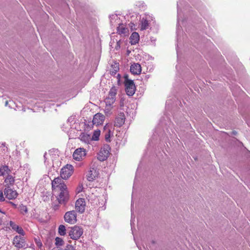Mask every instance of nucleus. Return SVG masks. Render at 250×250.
Returning <instances> with one entry per match:
<instances>
[{"instance_id": "f257e3e1", "label": "nucleus", "mask_w": 250, "mask_h": 250, "mask_svg": "<svg viewBox=\"0 0 250 250\" xmlns=\"http://www.w3.org/2000/svg\"><path fill=\"white\" fill-rule=\"evenodd\" d=\"M68 233L71 239L73 240H78L83 234V229L79 226H75L74 227L71 228Z\"/></svg>"}, {"instance_id": "f03ea898", "label": "nucleus", "mask_w": 250, "mask_h": 250, "mask_svg": "<svg viewBox=\"0 0 250 250\" xmlns=\"http://www.w3.org/2000/svg\"><path fill=\"white\" fill-rule=\"evenodd\" d=\"M52 188L54 191H60L62 189L67 188L66 186L64 184L62 178L57 177L55 178L52 182Z\"/></svg>"}, {"instance_id": "7ed1b4c3", "label": "nucleus", "mask_w": 250, "mask_h": 250, "mask_svg": "<svg viewBox=\"0 0 250 250\" xmlns=\"http://www.w3.org/2000/svg\"><path fill=\"white\" fill-rule=\"evenodd\" d=\"M57 196V200L59 204L65 205L68 201L69 195L67 188L62 189Z\"/></svg>"}, {"instance_id": "20e7f679", "label": "nucleus", "mask_w": 250, "mask_h": 250, "mask_svg": "<svg viewBox=\"0 0 250 250\" xmlns=\"http://www.w3.org/2000/svg\"><path fill=\"white\" fill-rule=\"evenodd\" d=\"M117 94V89L115 87H112L108 94V96L105 99L104 102L105 104L112 105L116 101V96Z\"/></svg>"}, {"instance_id": "39448f33", "label": "nucleus", "mask_w": 250, "mask_h": 250, "mask_svg": "<svg viewBox=\"0 0 250 250\" xmlns=\"http://www.w3.org/2000/svg\"><path fill=\"white\" fill-rule=\"evenodd\" d=\"M125 91L127 95L133 96L136 90V87L132 80L125 78Z\"/></svg>"}, {"instance_id": "423d86ee", "label": "nucleus", "mask_w": 250, "mask_h": 250, "mask_svg": "<svg viewBox=\"0 0 250 250\" xmlns=\"http://www.w3.org/2000/svg\"><path fill=\"white\" fill-rule=\"evenodd\" d=\"M86 155L85 149L83 147L77 148L73 154V159L78 161H81L83 160Z\"/></svg>"}, {"instance_id": "0eeeda50", "label": "nucleus", "mask_w": 250, "mask_h": 250, "mask_svg": "<svg viewBox=\"0 0 250 250\" xmlns=\"http://www.w3.org/2000/svg\"><path fill=\"white\" fill-rule=\"evenodd\" d=\"M73 172V166L67 164L62 168L61 176L63 179H67L72 174Z\"/></svg>"}, {"instance_id": "6e6552de", "label": "nucleus", "mask_w": 250, "mask_h": 250, "mask_svg": "<svg viewBox=\"0 0 250 250\" xmlns=\"http://www.w3.org/2000/svg\"><path fill=\"white\" fill-rule=\"evenodd\" d=\"M64 221L70 224H74L77 222V214L75 210L66 212L64 215Z\"/></svg>"}, {"instance_id": "1a4fd4ad", "label": "nucleus", "mask_w": 250, "mask_h": 250, "mask_svg": "<svg viewBox=\"0 0 250 250\" xmlns=\"http://www.w3.org/2000/svg\"><path fill=\"white\" fill-rule=\"evenodd\" d=\"M13 244L18 249L26 248V243L23 236L17 235L13 239Z\"/></svg>"}, {"instance_id": "9d476101", "label": "nucleus", "mask_w": 250, "mask_h": 250, "mask_svg": "<svg viewBox=\"0 0 250 250\" xmlns=\"http://www.w3.org/2000/svg\"><path fill=\"white\" fill-rule=\"evenodd\" d=\"M85 202L83 198H79L78 199L75 204V208L77 211L82 213L85 210Z\"/></svg>"}, {"instance_id": "9b49d317", "label": "nucleus", "mask_w": 250, "mask_h": 250, "mask_svg": "<svg viewBox=\"0 0 250 250\" xmlns=\"http://www.w3.org/2000/svg\"><path fill=\"white\" fill-rule=\"evenodd\" d=\"M4 194L9 200H12L17 197V193L15 190H12L9 187L5 188L4 189Z\"/></svg>"}, {"instance_id": "f8f14e48", "label": "nucleus", "mask_w": 250, "mask_h": 250, "mask_svg": "<svg viewBox=\"0 0 250 250\" xmlns=\"http://www.w3.org/2000/svg\"><path fill=\"white\" fill-rule=\"evenodd\" d=\"M104 118L105 117L104 115L102 113H97L93 117L92 123L93 125H96V126L101 125L103 123Z\"/></svg>"}, {"instance_id": "ddd939ff", "label": "nucleus", "mask_w": 250, "mask_h": 250, "mask_svg": "<svg viewBox=\"0 0 250 250\" xmlns=\"http://www.w3.org/2000/svg\"><path fill=\"white\" fill-rule=\"evenodd\" d=\"M125 117L124 113H119L117 117L116 118L115 121V125L118 127H121L122 126L125 122Z\"/></svg>"}, {"instance_id": "4468645a", "label": "nucleus", "mask_w": 250, "mask_h": 250, "mask_svg": "<svg viewBox=\"0 0 250 250\" xmlns=\"http://www.w3.org/2000/svg\"><path fill=\"white\" fill-rule=\"evenodd\" d=\"M98 171L94 167H91L86 175L87 179L89 181H93L98 177Z\"/></svg>"}, {"instance_id": "2eb2a0df", "label": "nucleus", "mask_w": 250, "mask_h": 250, "mask_svg": "<svg viewBox=\"0 0 250 250\" xmlns=\"http://www.w3.org/2000/svg\"><path fill=\"white\" fill-rule=\"evenodd\" d=\"M150 17L145 16L143 17L141 21V29L142 30L147 29L149 27Z\"/></svg>"}, {"instance_id": "dca6fc26", "label": "nucleus", "mask_w": 250, "mask_h": 250, "mask_svg": "<svg viewBox=\"0 0 250 250\" xmlns=\"http://www.w3.org/2000/svg\"><path fill=\"white\" fill-rule=\"evenodd\" d=\"M109 154V151L105 147L102 148L98 154V159L101 161H104L106 159Z\"/></svg>"}, {"instance_id": "f3484780", "label": "nucleus", "mask_w": 250, "mask_h": 250, "mask_svg": "<svg viewBox=\"0 0 250 250\" xmlns=\"http://www.w3.org/2000/svg\"><path fill=\"white\" fill-rule=\"evenodd\" d=\"M117 33L122 36H127L128 33V29L123 23H118Z\"/></svg>"}, {"instance_id": "a211bd4d", "label": "nucleus", "mask_w": 250, "mask_h": 250, "mask_svg": "<svg viewBox=\"0 0 250 250\" xmlns=\"http://www.w3.org/2000/svg\"><path fill=\"white\" fill-rule=\"evenodd\" d=\"M130 70V72L133 74H139L142 70L141 65L137 63H134L131 65Z\"/></svg>"}, {"instance_id": "6ab92c4d", "label": "nucleus", "mask_w": 250, "mask_h": 250, "mask_svg": "<svg viewBox=\"0 0 250 250\" xmlns=\"http://www.w3.org/2000/svg\"><path fill=\"white\" fill-rule=\"evenodd\" d=\"M79 139L81 141L86 144H89L91 141L90 136L85 133H82L80 135Z\"/></svg>"}, {"instance_id": "aec40b11", "label": "nucleus", "mask_w": 250, "mask_h": 250, "mask_svg": "<svg viewBox=\"0 0 250 250\" xmlns=\"http://www.w3.org/2000/svg\"><path fill=\"white\" fill-rule=\"evenodd\" d=\"M11 172V170L7 166L0 167V176H6Z\"/></svg>"}, {"instance_id": "412c9836", "label": "nucleus", "mask_w": 250, "mask_h": 250, "mask_svg": "<svg viewBox=\"0 0 250 250\" xmlns=\"http://www.w3.org/2000/svg\"><path fill=\"white\" fill-rule=\"evenodd\" d=\"M140 39L139 35L137 32H133L130 37V42L131 44H135L138 42Z\"/></svg>"}, {"instance_id": "4be33fe9", "label": "nucleus", "mask_w": 250, "mask_h": 250, "mask_svg": "<svg viewBox=\"0 0 250 250\" xmlns=\"http://www.w3.org/2000/svg\"><path fill=\"white\" fill-rule=\"evenodd\" d=\"M107 125L104 126V131H105V134H104V138L105 140L107 142H110V137L111 136H113V132L110 129L107 128Z\"/></svg>"}, {"instance_id": "5701e85b", "label": "nucleus", "mask_w": 250, "mask_h": 250, "mask_svg": "<svg viewBox=\"0 0 250 250\" xmlns=\"http://www.w3.org/2000/svg\"><path fill=\"white\" fill-rule=\"evenodd\" d=\"M15 182V177L12 175L8 174L6 176L4 182L6 183V185L11 186L13 185Z\"/></svg>"}, {"instance_id": "b1692460", "label": "nucleus", "mask_w": 250, "mask_h": 250, "mask_svg": "<svg viewBox=\"0 0 250 250\" xmlns=\"http://www.w3.org/2000/svg\"><path fill=\"white\" fill-rule=\"evenodd\" d=\"M44 163L46 165H51V163H50V160L52 161V158L51 157V155L49 154H47L46 152H45L44 154Z\"/></svg>"}, {"instance_id": "393cba45", "label": "nucleus", "mask_w": 250, "mask_h": 250, "mask_svg": "<svg viewBox=\"0 0 250 250\" xmlns=\"http://www.w3.org/2000/svg\"><path fill=\"white\" fill-rule=\"evenodd\" d=\"M101 131L99 129L95 130L93 132L91 140L98 141L99 139Z\"/></svg>"}, {"instance_id": "a878e982", "label": "nucleus", "mask_w": 250, "mask_h": 250, "mask_svg": "<svg viewBox=\"0 0 250 250\" xmlns=\"http://www.w3.org/2000/svg\"><path fill=\"white\" fill-rule=\"evenodd\" d=\"M58 232L62 236H64L66 234V229L64 225H61L59 227Z\"/></svg>"}, {"instance_id": "bb28decb", "label": "nucleus", "mask_w": 250, "mask_h": 250, "mask_svg": "<svg viewBox=\"0 0 250 250\" xmlns=\"http://www.w3.org/2000/svg\"><path fill=\"white\" fill-rule=\"evenodd\" d=\"M181 11L180 9L179 4L177 3V24H178L181 21H183L181 18Z\"/></svg>"}, {"instance_id": "cd10ccee", "label": "nucleus", "mask_w": 250, "mask_h": 250, "mask_svg": "<svg viewBox=\"0 0 250 250\" xmlns=\"http://www.w3.org/2000/svg\"><path fill=\"white\" fill-rule=\"evenodd\" d=\"M64 242L62 239L59 237H56L55 238V245L57 247L62 246L63 245Z\"/></svg>"}, {"instance_id": "c85d7f7f", "label": "nucleus", "mask_w": 250, "mask_h": 250, "mask_svg": "<svg viewBox=\"0 0 250 250\" xmlns=\"http://www.w3.org/2000/svg\"><path fill=\"white\" fill-rule=\"evenodd\" d=\"M20 210L21 212L23 214H25L28 212V209L26 206L23 205H21L20 206Z\"/></svg>"}, {"instance_id": "c756f323", "label": "nucleus", "mask_w": 250, "mask_h": 250, "mask_svg": "<svg viewBox=\"0 0 250 250\" xmlns=\"http://www.w3.org/2000/svg\"><path fill=\"white\" fill-rule=\"evenodd\" d=\"M0 150L2 151L1 153L5 154L8 150V148L5 146V143H2L1 146H0Z\"/></svg>"}, {"instance_id": "7c9ffc66", "label": "nucleus", "mask_w": 250, "mask_h": 250, "mask_svg": "<svg viewBox=\"0 0 250 250\" xmlns=\"http://www.w3.org/2000/svg\"><path fill=\"white\" fill-rule=\"evenodd\" d=\"M15 230L18 233H19L20 235H21V236H24V234H25V233H24V231L23 230V229H22L21 227L19 226L18 227V228L17 229H15Z\"/></svg>"}, {"instance_id": "2f4dec72", "label": "nucleus", "mask_w": 250, "mask_h": 250, "mask_svg": "<svg viewBox=\"0 0 250 250\" xmlns=\"http://www.w3.org/2000/svg\"><path fill=\"white\" fill-rule=\"evenodd\" d=\"M9 225H10V226L12 228V229L15 230V229H17L18 228V227H19L18 225H16L14 222H13V221H10L9 222Z\"/></svg>"}, {"instance_id": "473e14b6", "label": "nucleus", "mask_w": 250, "mask_h": 250, "mask_svg": "<svg viewBox=\"0 0 250 250\" xmlns=\"http://www.w3.org/2000/svg\"><path fill=\"white\" fill-rule=\"evenodd\" d=\"M110 19H111V21H110V22L113 25V21L114 20L115 21H119V19L118 18V17L117 15H112V16H110Z\"/></svg>"}, {"instance_id": "72a5a7b5", "label": "nucleus", "mask_w": 250, "mask_h": 250, "mask_svg": "<svg viewBox=\"0 0 250 250\" xmlns=\"http://www.w3.org/2000/svg\"><path fill=\"white\" fill-rule=\"evenodd\" d=\"M111 108H112V105L108 106L107 105H106L105 107V109H104L105 113H109Z\"/></svg>"}, {"instance_id": "f704fd0d", "label": "nucleus", "mask_w": 250, "mask_h": 250, "mask_svg": "<svg viewBox=\"0 0 250 250\" xmlns=\"http://www.w3.org/2000/svg\"><path fill=\"white\" fill-rule=\"evenodd\" d=\"M65 250H75L74 248L72 246L70 245H68L66 246Z\"/></svg>"}, {"instance_id": "c9c22d12", "label": "nucleus", "mask_w": 250, "mask_h": 250, "mask_svg": "<svg viewBox=\"0 0 250 250\" xmlns=\"http://www.w3.org/2000/svg\"><path fill=\"white\" fill-rule=\"evenodd\" d=\"M5 200V198L3 196V192L0 191V202H3Z\"/></svg>"}, {"instance_id": "e433bc0d", "label": "nucleus", "mask_w": 250, "mask_h": 250, "mask_svg": "<svg viewBox=\"0 0 250 250\" xmlns=\"http://www.w3.org/2000/svg\"><path fill=\"white\" fill-rule=\"evenodd\" d=\"M124 99H121V101H120V106H124Z\"/></svg>"}, {"instance_id": "4c0bfd02", "label": "nucleus", "mask_w": 250, "mask_h": 250, "mask_svg": "<svg viewBox=\"0 0 250 250\" xmlns=\"http://www.w3.org/2000/svg\"><path fill=\"white\" fill-rule=\"evenodd\" d=\"M0 213H1L2 214H5V211H4V210L0 208Z\"/></svg>"}, {"instance_id": "58836bf2", "label": "nucleus", "mask_w": 250, "mask_h": 250, "mask_svg": "<svg viewBox=\"0 0 250 250\" xmlns=\"http://www.w3.org/2000/svg\"><path fill=\"white\" fill-rule=\"evenodd\" d=\"M180 28H181V26H180V23H179L178 24H177V30H180Z\"/></svg>"}, {"instance_id": "ea45409f", "label": "nucleus", "mask_w": 250, "mask_h": 250, "mask_svg": "<svg viewBox=\"0 0 250 250\" xmlns=\"http://www.w3.org/2000/svg\"><path fill=\"white\" fill-rule=\"evenodd\" d=\"M52 250H61L59 249L58 248H54Z\"/></svg>"}, {"instance_id": "a19ab883", "label": "nucleus", "mask_w": 250, "mask_h": 250, "mask_svg": "<svg viewBox=\"0 0 250 250\" xmlns=\"http://www.w3.org/2000/svg\"><path fill=\"white\" fill-rule=\"evenodd\" d=\"M8 104V101H6L5 103V106H7Z\"/></svg>"}, {"instance_id": "79ce46f5", "label": "nucleus", "mask_w": 250, "mask_h": 250, "mask_svg": "<svg viewBox=\"0 0 250 250\" xmlns=\"http://www.w3.org/2000/svg\"><path fill=\"white\" fill-rule=\"evenodd\" d=\"M236 133H237V132H236L235 131H233L232 132V134H233V135H236Z\"/></svg>"}, {"instance_id": "37998d69", "label": "nucleus", "mask_w": 250, "mask_h": 250, "mask_svg": "<svg viewBox=\"0 0 250 250\" xmlns=\"http://www.w3.org/2000/svg\"><path fill=\"white\" fill-rule=\"evenodd\" d=\"M38 245L39 246H42V243H39V244H38Z\"/></svg>"}, {"instance_id": "c03bdc74", "label": "nucleus", "mask_w": 250, "mask_h": 250, "mask_svg": "<svg viewBox=\"0 0 250 250\" xmlns=\"http://www.w3.org/2000/svg\"><path fill=\"white\" fill-rule=\"evenodd\" d=\"M54 208H55V209H57V208H58V206H55V207H54Z\"/></svg>"}, {"instance_id": "a18cd8bd", "label": "nucleus", "mask_w": 250, "mask_h": 250, "mask_svg": "<svg viewBox=\"0 0 250 250\" xmlns=\"http://www.w3.org/2000/svg\"><path fill=\"white\" fill-rule=\"evenodd\" d=\"M223 133H224V132H221V133H220V136L221 135H222V134H223Z\"/></svg>"}, {"instance_id": "49530a36", "label": "nucleus", "mask_w": 250, "mask_h": 250, "mask_svg": "<svg viewBox=\"0 0 250 250\" xmlns=\"http://www.w3.org/2000/svg\"><path fill=\"white\" fill-rule=\"evenodd\" d=\"M130 225H132V221L131 220V223Z\"/></svg>"}]
</instances>
